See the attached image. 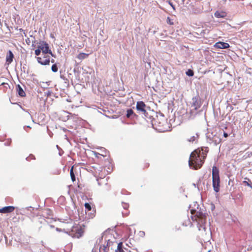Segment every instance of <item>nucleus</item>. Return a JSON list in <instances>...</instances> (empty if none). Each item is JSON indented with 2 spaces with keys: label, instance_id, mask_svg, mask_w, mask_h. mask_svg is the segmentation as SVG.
<instances>
[{
  "label": "nucleus",
  "instance_id": "58836bf2",
  "mask_svg": "<svg viewBox=\"0 0 252 252\" xmlns=\"http://www.w3.org/2000/svg\"><path fill=\"white\" fill-rule=\"evenodd\" d=\"M28 40H29V39H28ZM26 41L28 43L27 40H26Z\"/></svg>",
  "mask_w": 252,
  "mask_h": 252
},
{
  "label": "nucleus",
  "instance_id": "2f4dec72",
  "mask_svg": "<svg viewBox=\"0 0 252 252\" xmlns=\"http://www.w3.org/2000/svg\"><path fill=\"white\" fill-rule=\"evenodd\" d=\"M187 221H188V224H186V226H187L188 225H189V224H190L191 225H192V224H191V222L190 221V220H189V219H188V220H187Z\"/></svg>",
  "mask_w": 252,
  "mask_h": 252
},
{
  "label": "nucleus",
  "instance_id": "20e7f679",
  "mask_svg": "<svg viewBox=\"0 0 252 252\" xmlns=\"http://www.w3.org/2000/svg\"><path fill=\"white\" fill-rule=\"evenodd\" d=\"M154 124L161 131L166 129V126L167 125V119L163 115L157 116L153 120Z\"/></svg>",
  "mask_w": 252,
  "mask_h": 252
},
{
  "label": "nucleus",
  "instance_id": "412c9836",
  "mask_svg": "<svg viewBox=\"0 0 252 252\" xmlns=\"http://www.w3.org/2000/svg\"><path fill=\"white\" fill-rule=\"evenodd\" d=\"M198 138V136L197 134H195V135H193L190 137V138L188 139V141L189 142L193 143V142H195L197 141Z\"/></svg>",
  "mask_w": 252,
  "mask_h": 252
},
{
  "label": "nucleus",
  "instance_id": "4be33fe9",
  "mask_svg": "<svg viewBox=\"0 0 252 252\" xmlns=\"http://www.w3.org/2000/svg\"><path fill=\"white\" fill-rule=\"evenodd\" d=\"M123 243L122 242H120L118 243L117 246V248L116 250V252H125L124 250L123 249Z\"/></svg>",
  "mask_w": 252,
  "mask_h": 252
},
{
  "label": "nucleus",
  "instance_id": "39448f33",
  "mask_svg": "<svg viewBox=\"0 0 252 252\" xmlns=\"http://www.w3.org/2000/svg\"><path fill=\"white\" fill-rule=\"evenodd\" d=\"M67 233L73 238H79L82 236L83 231L80 226L74 225L72 227L71 230H68Z\"/></svg>",
  "mask_w": 252,
  "mask_h": 252
},
{
  "label": "nucleus",
  "instance_id": "f704fd0d",
  "mask_svg": "<svg viewBox=\"0 0 252 252\" xmlns=\"http://www.w3.org/2000/svg\"><path fill=\"white\" fill-rule=\"evenodd\" d=\"M51 62L52 63H54L55 62V60L54 59H52Z\"/></svg>",
  "mask_w": 252,
  "mask_h": 252
},
{
  "label": "nucleus",
  "instance_id": "7c9ffc66",
  "mask_svg": "<svg viewBox=\"0 0 252 252\" xmlns=\"http://www.w3.org/2000/svg\"><path fill=\"white\" fill-rule=\"evenodd\" d=\"M36 40H34V41L32 42V47L34 48H35V45H34V43H35Z\"/></svg>",
  "mask_w": 252,
  "mask_h": 252
},
{
  "label": "nucleus",
  "instance_id": "9d476101",
  "mask_svg": "<svg viewBox=\"0 0 252 252\" xmlns=\"http://www.w3.org/2000/svg\"><path fill=\"white\" fill-rule=\"evenodd\" d=\"M15 207L12 206L4 207L0 209V213H10L14 211Z\"/></svg>",
  "mask_w": 252,
  "mask_h": 252
},
{
  "label": "nucleus",
  "instance_id": "2eb2a0df",
  "mask_svg": "<svg viewBox=\"0 0 252 252\" xmlns=\"http://www.w3.org/2000/svg\"><path fill=\"white\" fill-rule=\"evenodd\" d=\"M112 242L110 240H108L106 244H104L102 246L100 247V249H102L103 252H109V246Z\"/></svg>",
  "mask_w": 252,
  "mask_h": 252
},
{
  "label": "nucleus",
  "instance_id": "423d86ee",
  "mask_svg": "<svg viewBox=\"0 0 252 252\" xmlns=\"http://www.w3.org/2000/svg\"><path fill=\"white\" fill-rule=\"evenodd\" d=\"M37 48L42 51L43 54H49L54 56L52 51L49 49V44L45 41L40 40L37 43Z\"/></svg>",
  "mask_w": 252,
  "mask_h": 252
},
{
  "label": "nucleus",
  "instance_id": "c85d7f7f",
  "mask_svg": "<svg viewBox=\"0 0 252 252\" xmlns=\"http://www.w3.org/2000/svg\"><path fill=\"white\" fill-rule=\"evenodd\" d=\"M244 183L246 184L247 186H250L251 187H252V183L251 182V181H249V182L247 181H244Z\"/></svg>",
  "mask_w": 252,
  "mask_h": 252
},
{
  "label": "nucleus",
  "instance_id": "e433bc0d",
  "mask_svg": "<svg viewBox=\"0 0 252 252\" xmlns=\"http://www.w3.org/2000/svg\"><path fill=\"white\" fill-rule=\"evenodd\" d=\"M56 230L57 231H61V230L59 228H57Z\"/></svg>",
  "mask_w": 252,
  "mask_h": 252
},
{
  "label": "nucleus",
  "instance_id": "9b49d317",
  "mask_svg": "<svg viewBox=\"0 0 252 252\" xmlns=\"http://www.w3.org/2000/svg\"><path fill=\"white\" fill-rule=\"evenodd\" d=\"M146 104L142 101H138L136 104V109L143 113H146V111L145 110Z\"/></svg>",
  "mask_w": 252,
  "mask_h": 252
},
{
  "label": "nucleus",
  "instance_id": "4c0bfd02",
  "mask_svg": "<svg viewBox=\"0 0 252 252\" xmlns=\"http://www.w3.org/2000/svg\"><path fill=\"white\" fill-rule=\"evenodd\" d=\"M220 141H221V140L220 139L219 141V143L220 142Z\"/></svg>",
  "mask_w": 252,
  "mask_h": 252
},
{
  "label": "nucleus",
  "instance_id": "1a4fd4ad",
  "mask_svg": "<svg viewBox=\"0 0 252 252\" xmlns=\"http://www.w3.org/2000/svg\"><path fill=\"white\" fill-rule=\"evenodd\" d=\"M192 103L191 105V107L192 108V109L194 110H197L201 106V101L199 98L197 97H193L192 99Z\"/></svg>",
  "mask_w": 252,
  "mask_h": 252
},
{
  "label": "nucleus",
  "instance_id": "72a5a7b5",
  "mask_svg": "<svg viewBox=\"0 0 252 252\" xmlns=\"http://www.w3.org/2000/svg\"><path fill=\"white\" fill-rule=\"evenodd\" d=\"M169 4H170V5H171V6H172V7L174 9V7H173V5H172V3H171V2H170V1H169Z\"/></svg>",
  "mask_w": 252,
  "mask_h": 252
},
{
  "label": "nucleus",
  "instance_id": "6ab92c4d",
  "mask_svg": "<svg viewBox=\"0 0 252 252\" xmlns=\"http://www.w3.org/2000/svg\"><path fill=\"white\" fill-rule=\"evenodd\" d=\"M89 54L84 53H80L77 56V58L80 60H82L84 59L87 58L89 56Z\"/></svg>",
  "mask_w": 252,
  "mask_h": 252
},
{
  "label": "nucleus",
  "instance_id": "c756f323",
  "mask_svg": "<svg viewBox=\"0 0 252 252\" xmlns=\"http://www.w3.org/2000/svg\"><path fill=\"white\" fill-rule=\"evenodd\" d=\"M149 163L146 162V163H144L143 168V169L147 168L148 167H149Z\"/></svg>",
  "mask_w": 252,
  "mask_h": 252
},
{
  "label": "nucleus",
  "instance_id": "0eeeda50",
  "mask_svg": "<svg viewBox=\"0 0 252 252\" xmlns=\"http://www.w3.org/2000/svg\"><path fill=\"white\" fill-rule=\"evenodd\" d=\"M111 171L106 170L104 167H99L98 169L95 170V176L98 177L97 180L99 185H101L99 180L105 178L106 176Z\"/></svg>",
  "mask_w": 252,
  "mask_h": 252
},
{
  "label": "nucleus",
  "instance_id": "7ed1b4c3",
  "mask_svg": "<svg viewBox=\"0 0 252 252\" xmlns=\"http://www.w3.org/2000/svg\"><path fill=\"white\" fill-rule=\"evenodd\" d=\"M212 182L214 190L216 192H218L220 190V181L219 170L215 166H214L212 168Z\"/></svg>",
  "mask_w": 252,
  "mask_h": 252
},
{
  "label": "nucleus",
  "instance_id": "cd10ccee",
  "mask_svg": "<svg viewBox=\"0 0 252 252\" xmlns=\"http://www.w3.org/2000/svg\"><path fill=\"white\" fill-rule=\"evenodd\" d=\"M41 51L39 49H38L37 48L35 50V55L36 56H39L41 53Z\"/></svg>",
  "mask_w": 252,
  "mask_h": 252
},
{
  "label": "nucleus",
  "instance_id": "6e6552de",
  "mask_svg": "<svg viewBox=\"0 0 252 252\" xmlns=\"http://www.w3.org/2000/svg\"><path fill=\"white\" fill-rule=\"evenodd\" d=\"M44 56L41 57H38L36 58L38 63L42 65H49L50 63V57L46 54H43Z\"/></svg>",
  "mask_w": 252,
  "mask_h": 252
},
{
  "label": "nucleus",
  "instance_id": "bb28decb",
  "mask_svg": "<svg viewBox=\"0 0 252 252\" xmlns=\"http://www.w3.org/2000/svg\"><path fill=\"white\" fill-rule=\"evenodd\" d=\"M166 22L170 25H174V22H173V20L169 17H167Z\"/></svg>",
  "mask_w": 252,
  "mask_h": 252
},
{
  "label": "nucleus",
  "instance_id": "f8f14e48",
  "mask_svg": "<svg viewBox=\"0 0 252 252\" xmlns=\"http://www.w3.org/2000/svg\"><path fill=\"white\" fill-rule=\"evenodd\" d=\"M214 46L216 48L227 49L229 47V44L225 42H218L215 44Z\"/></svg>",
  "mask_w": 252,
  "mask_h": 252
},
{
  "label": "nucleus",
  "instance_id": "aec40b11",
  "mask_svg": "<svg viewBox=\"0 0 252 252\" xmlns=\"http://www.w3.org/2000/svg\"><path fill=\"white\" fill-rule=\"evenodd\" d=\"M73 169H74V166H72L71 167L70 171V177H71V180L73 182H74L76 181L75 174L73 172Z\"/></svg>",
  "mask_w": 252,
  "mask_h": 252
},
{
  "label": "nucleus",
  "instance_id": "b1692460",
  "mask_svg": "<svg viewBox=\"0 0 252 252\" xmlns=\"http://www.w3.org/2000/svg\"><path fill=\"white\" fill-rule=\"evenodd\" d=\"M134 112L131 109H129L126 111V117L127 118H129L132 114H133Z\"/></svg>",
  "mask_w": 252,
  "mask_h": 252
},
{
  "label": "nucleus",
  "instance_id": "a211bd4d",
  "mask_svg": "<svg viewBox=\"0 0 252 252\" xmlns=\"http://www.w3.org/2000/svg\"><path fill=\"white\" fill-rule=\"evenodd\" d=\"M17 92L18 93V94L22 97L25 96L26 95V93L22 88V87L20 85H18L17 87Z\"/></svg>",
  "mask_w": 252,
  "mask_h": 252
},
{
  "label": "nucleus",
  "instance_id": "393cba45",
  "mask_svg": "<svg viewBox=\"0 0 252 252\" xmlns=\"http://www.w3.org/2000/svg\"><path fill=\"white\" fill-rule=\"evenodd\" d=\"M51 69L52 70L53 72H56L58 71V68L57 66V64H54L53 65H52V67H51Z\"/></svg>",
  "mask_w": 252,
  "mask_h": 252
},
{
  "label": "nucleus",
  "instance_id": "f257e3e1",
  "mask_svg": "<svg viewBox=\"0 0 252 252\" xmlns=\"http://www.w3.org/2000/svg\"><path fill=\"white\" fill-rule=\"evenodd\" d=\"M209 152L208 147H201L194 150L190 154L189 163L190 167L195 170L200 169Z\"/></svg>",
  "mask_w": 252,
  "mask_h": 252
},
{
  "label": "nucleus",
  "instance_id": "4468645a",
  "mask_svg": "<svg viewBox=\"0 0 252 252\" xmlns=\"http://www.w3.org/2000/svg\"><path fill=\"white\" fill-rule=\"evenodd\" d=\"M42 216L46 218H49L52 216V211L50 209H45L42 211Z\"/></svg>",
  "mask_w": 252,
  "mask_h": 252
},
{
  "label": "nucleus",
  "instance_id": "f03ea898",
  "mask_svg": "<svg viewBox=\"0 0 252 252\" xmlns=\"http://www.w3.org/2000/svg\"><path fill=\"white\" fill-rule=\"evenodd\" d=\"M191 219L194 221L197 222V227L199 230L205 231V224L206 223V216L201 209L197 208V209H190Z\"/></svg>",
  "mask_w": 252,
  "mask_h": 252
},
{
  "label": "nucleus",
  "instance_id": "ddd939ff",
  "mask_svg": "<svg viewBox=\"0 0 252 252\" xmlns=\"http://www.w3.org/2000/svg\"><path fill=\"white\" fill-rule=\"evenodd\" d=\"M13 58H14L13 54L12 53L11 51L9 50L6 55V63L8 65L10 64L12 62Z\"/></svg>",
  "mask_w": 252,
  "mask_h": 252
},
{
  "label": "nucleus",
  "instance_id": "f3484780",
  "mask_svg": "<svg viewBox=\"0 0 252 252\" xmlns=\"http://www.w3.org/2000/svg\"><path fill=\"white\" fill-rule=\"evenodd\" d=\"M214 15L217 18H224L226 16V13L224 11H217Z\"/></svg>",
  "mask_w": 252,
  "mask_h": 252
},
{
  "label": "nucleus",
  "instance_id": "a878e982",
  "mask_svg": "<svg viewBox=\"0 0 252 252\" xmlns=\"http://www.w3.org/2000/svg\"><path fill=\"white\" fill-rule=\"evenodd\" d=\"M186 74L188 75L189 76H192L194 74L193 71L192 70L189 69L186 72Z\"/></svg>",
  "mask_w": 252,
  "mask_h": 252
},
{
  "label": "nucleus",
  "instance_id": "c9c22d12",
  "mask_svg": "<svg viewBox=\"0 0 252 252\" xmlns=\"http://www.w3.org/2000/svg\"><path fill=\"white\" fill-rule=\"evenodd\" d=\"M95 155L96 157H98V156H97V155H100V154H98V153H95Z\"/></svg>",
  "mask_w": 252,
  "mask_h": 252
},
{
  "label": "nucleus",
  "instance_id": "dca6fc26",
  "mask_svg": "<svg viewBox=\"0 0 252 252\" xmlns=\"http://www.w3.org/2000/svg\"><path fill=\"white\" fill-rule=\"evenodd\" d=\"M122 206L123 208L126 210L125 212H122V214L124 217H126L128 215L129 212L128 211V209L129 208V204L127 203L123 202L122 203Z\"/></svg>",
  "mask_w": 252,
  "mask_h": 252
},
{
  "label": "nucleus",
  "instance_id": "473e14b6",
  "mask_svg": "<svg viewBox=\"0 0 252 252\" xmlns=\"http://www.w3.org/2000/svg\"><path fill=\"white\" fill-rule=\"evenodd\" d=\"M223 136H224V137L227 138L228 136V134L227 133L224 132L223 133Z\"/></svg>",
  "mask_w": 252,
  "mask_h": 252
},
{
  "label": "nucleus",
  "instance_id": "5701e85b",
  "mask_svg": "<svg viewBox=\"0 0 252 252\" xmlns=\"http://www.w3.org/2000/svg\"><path fill=\"white\" fill-rule=\"evenodd\" d=\"M84 206L86 211H90L92 210V207L89 203H85Z\"/></svg>",
  "mask_w": 252,
  "mask_h": 252
}]
</instances>
